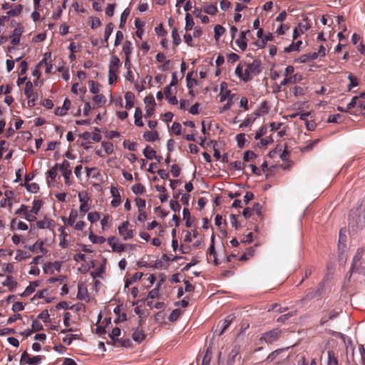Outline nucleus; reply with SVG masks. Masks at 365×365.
I'll use <instances>...</instances> for the list:
<instances>
[{
  "label": "nucleus",
  "instance_id": "obj_1",
  "mask_svg": "<svg viewBox=\"0 0 365 365\" xmlns=\"http://www.w3.org/2000/svg\"><path fill=\"white\" fill-rule=\"evenodd\" d=\"M260 72V62L257 60H254L251 63H247L245 66L238 65L235 71L236 76L245 82L250 81Z\"/></svg>",
  "mask_w": 365,
  "mask_h": 365
},
{
  "label": "nucleus",
  "instance_id": "obj_2",
  "mask_svg": "<svg viewBox=\"0 0 365 365\" xmlns=\"http://www.w3.org/2000/svg\"><path fill=\"white\" fill-rule=\"evenodd\" d=\"M363 250L358 249L354 256L350 271L351 272H358L359 274L365 275V266L363 265Z\"/></svg>",
  "mask_w": 365,
  "mask_h": 365
},
{
  "label": "nucleus",
  "instance_id": "obj_3",
  "mask_svg": "<svg viewBox=\"0 0 365 365\" xmlns=\"http://www.w3.org/2000/svg\"><path fill=\"white\" fill-rule=\"evenodd\" d=\"M281 334V330L279 329H274L264 333L260 337L261 341H264L267 344H272L277 341Z\"/></svg>",
  "mask_w": 365,
  "mask_h": 365
},
{
  "label": "nucleus",
  "instance_id": "obj_4",
  "mask_svg": "<svg viewBox=\"0 0 365 365\" xmlns=\"http://www.w3.org/2000/svg\"><path fill=\"white\" fill-rule=\"evenodd\" d=\"M24 94L28 100L29 106H34L36 100V94L34 93V86L31 81H28L24 88Z\"/></svg>",
  "mask_w": 365,
  "mask_h": 365
},
{
  "label": "nucleus",
  "instance_id": "obj_5",
  "mask_svg": "<svg viewBox=\"0 0 365 365\" xmlns=\"http://www.w3.org/2000/svg\"><path fill=\"white\" fill-rule=\"evenodd\" d=\"M41 356L37 355L31 357L26 351L23 352L21 356V363H24L27 365H38L41 363Z\"/></svg>",
  "mask_w": 365,
  "mask_h": 365
},
{
  "label": "nucleus",
  "instance_id": "obj_6",
  "mask_svg": "<svg viewBox=\"0 0 365 365\" xmlns=\"http://www.w3.org/2000/svg\"><path fill=\"white\" fill-rule=\"evenodd\" d=\"M355 106L361 109H365V93H361L358 96H354L351 101L347 104V109H351Z\"/></svg>",
  "mask_w": 365,
  "mask_h": 365
},
{
  "label": "nucleus",
  "instance_id": "obj_7",
  "mask_svg": "<svg viewBox=\"0 0 365 365\" xmlns=\"http://www.w3.org/2000/svg\"><path fill=\"white\" fill-rule=\"evenodd\" d=\"M70 163L66 160H64L61 164L59 165V169L61 175L65 178V182L68 185H71V182L69 180L70 175H71V170L69 169Z\"/></svg>",
  "mask_w": 365,
  "mask_h": 365
},
{
  "label": "nucleus",
  "instance_id": "obj_8",
  "mask_svg": "<svg viewBox=\"0 0 365 365\" xmlns=\"http://www.w3.org/2000/svg\"><path fill=\"white\" fill-rule=\"evenodd\" d=\"M129 222L128 221L123 222L120 226L118 227V232L120 235L123 237L125 240H130L133 237V230L128 229Z\"/></svg>",
  "mask_w": 365,
  "mask_h": 365
},
{
  "label": "nucleus",
  "instance_id": "obj_9",
  "mask_svg": "<svg viewBox=\"0 0 365 365\" xmlns=\"http://www.w3.org/2000/svg\"><path fill=\"white\" fill-rule=\"evenodd\" d=\"M110 192L113 197V200L110 202L111 205L113 207H118L121 203V198L118 188L115 187H111Z\"/></svg>",
  "mask_w": 365,
  "mask_h": 365
},
{
  "label": "nucleus",
  "instance_id": "obj_10",
  "mask_svg": "<svg viewBox=\"0 0 365 365\" xmlns=\"http://www.w3.org/2000/svg\"><path fill=\"white\" fill-rule=\"evenodd\" d=\"M108 243L112 247L113 251L117 252H123L126 246L125 245L117 242L115 237H109L108 240Z\"/></svg>",
  "mask_w": 365,
  "mask_h": 365
},
{
  "label": "nucleus",
  "instance_id": "obj_11",
  "mask_svg": "<svg viewBox=\"0 0 365 365\" xmlns=\"http://www.w3.org/2000/svg\"><path fill=\"white\" fill-rule=\"evenodd\" d=\"M145 337V334L142 328L139 326L133 329L132 333V339L137 343L142 342Z\"/></svg>",
  "mask_w": 365,
  "mask_h": 365
},
{
  "label": "nucleus",
  "instance_id": "obj_12",
  "mask_svg": "<svg viewBox=\"0 0 365 365\" xmlns=\"http://www.w3.org/2000/svg\"><path fill=\"white\" fill-rule=\"evenodd\" d=\"M23 29L21 27L16 28L10 34L9 38H11V43L16 46L20 41V37L22 35Z\"/></svg>",
  "mask_w": 365,
  "mask_h": 365
},
{
  "label": "nucleus",
  "instance_id": "obj_13",
  "mask_svg": "<svg viewBox=\"0 0 365 365\" xmlns=\"http://www.w3.org/2000/svg\"><path fill=\"white\" fill-rule=\"evenodd\" d=\"M249 32L250 30L241 31L239 38L236 41V44L242 51H245L247 48L246 35Z\"/></svg>",
  "mask_w": 365,
  "mask_h": 365
},
{
  "label": "nucleus",
  "instance_id": "obj_14",
  "mask_svg": "<svg viewBox=\"0 0 365 365\" xmlns=\"http://www.w3.org/2000/svg\"><path fill=\"white\" fill-rule=\"evenodd\" d=\"M235 316L233 314H230L225 317L222 325L220 326V330L218 331V335L220 336L223 334V332L230 327L232 320L234 319ZM217 330L215 331L217 332Z\"/></svg>",
  "mask_w": 365,
  "mask_h": 365
},
{
  "label": "nucleus",
  "instance_id": "obj_15",
  "mask_svg": "<svg viewBox=\"0 0 365 365\" xmlns=\"http://www.w3.org/2000/svg\"><path fill=\"white\" fill-rule=\"evenodd\" d=\"M120 61L118 57L116 56H112L109 63V71L108 73H113L118 71L120 67Z\"/></svg>",
  "mask_w": 365,
  "mask_h": 365
},
{
  "label": "nucleus",
  "instance_id": "obj_16",
  "mask_svg": "<svg viewBox=\"0 0 365 365\" xmlns=\"http://www.w3.org/2000/svg\"><path fill=\"white\" fill-rule=\"evenodd\" d=\"M228 95H230V91L227 89V84L225 82L220 83V93L219 94L220 102L226 101L228 98Z\"/></svg>",
  "mask_w": 365,
  "mask_h": 365
},
{
  "label": "nucleus",
  "instance_id": "obj_17",
  "mask_svg": "<svg viewBox=\"0 0 365 365\" xmlns=\"http://www.w3.org/2000/svg\"><path fill=\"white\" fill-rule=\"evenodd\" d=\"M29 250L34 252H41L43 254H46L47 252V250L43 247V242L42 241H36L34 245H30L28 247Z\"/></svg>",
  "mask_w": 365,
  "mask_h": 365
},
{
  "label": "nucleus",
  "instance_id": "obj_18",
  "mask_svg": "<svg viewBox=\"0 0 365 365\" xmlns=\"http://www.w3.org/2000/svg\"><path fill=\"white\" fill-rule=\"evenodd\" d=\"M237 99V95L236 93H231L228 95V98H226L227 103L223 106L220 110V113L229 110L232 106L234 101Z\"/></svg>",
  "mask_w": 365,
  "mask_h": 365
},
{
  "label": "nucleus",
  "instance_id": "obj_19",
  "mask_svg": "<svg viewBox=\"0 0 365 365\" xmlns=\"http://www.w3.org/2000/svg\"><path fill=\"white\" fill-rule=\"evenodd\" d=\"M125 106L127 110L132 108L134 106L135 96L132 92H126L125 94Z\"/></svg>",
  "mask_w": 365,
  "mask_h": 365
},
{
  "label": "nucleus",
  "instance_id": "obj_20",
  "mask_svg": "<svg viewBox=\"0 0 365 365\" xmlns=\"http://www.w3.org/2000/svg\"><path fill=\"white\" fill-rule=\"evenodd\" d=\"M240 351V346H235L233 349L231 350L229 359L227 360V364L228 365H233L235 361V357L239 354Z\"/></svg>",
  "mask_w": 365,
  "mask_h": 365
},
{
  "label": "nucleus",
  "instance_id": "obj_21",
  "mask_svg": "<svg viewBox=\"0 0 365 365\" xmlns=\"http://www.w3.org/2000/svg\"><path fill=\"white\" fill-rule=\"evenodd\" d=\"M142 110L140 108H136L134 113V123L138 127L143 126V122L142 120Z\"/></svg>",
  "mask_w": 365,
  "mask_h": 365
},
{
  "label": "nucleus",
  "instance_id": "obj_22",
  "mask_svg": "<svg viewBox=\"0 0 365 365\" xmlns=\"http://www.w3.org/2000/svg\"><path fill=\"white\" fill-rule=\"evenodd\" d=\"M317 58H318V53L313 52V53H309L302 55L299 58V61L300 63H307L310 61H313Z\"/></svg>",
  "mask_w": 365,
  "mask_h": 365
},
{
  "label": "nucleus",
  "instance_id": "obj_23",
  "mask_svg": "<svg viewBox=\"0 0 365 365\" xmlns=\"http://www.w3.org/2000/svg\"><path fill=\"white\" fill-rule=\"evenodd\" d=\"M143 138L149 142H154L158 139V133L156 130L146 131L143 134Z\"/></svg>",
  "mask_w": 365,
  "mask_h": 365
},
{
  "label": "nucleus",
  "instance_id": "obj_24",
  "mask_svg": "<svg viewBox=\"0 0 365 365\" xmlns=\"http://www.w3.org/2000/svg\"><path fill=\"white\" fill-rule=\"evenodd\" d=\"M2 284L7 287L10 291H12L16 287L17 282L14 279L12 276H7Z\"/></svg>",
  "mask_w": 365,
  "mask_h": 365
},
{
  "label": "nucleus",
  "instance_id": "obj_25",
  "mask_svg": "<svg viewBox=\"0 0 365 365\" xmlns=\"http://www.w3.org/2000/svg\"><path fill=\"white\" fill-rule=\"evenodd\" d=\"M87 296V289L86 286L83 283H79L78 284V294L77 298L81 300L86 299Z\"/></svg>",
  "mask_w": 365,
  "mask_h": 365
},
{
  "label": "nucleus",
  "instance_id": "obj_26",
  "mask_svg": "<svg viewBox=\"0 0 365 365\" xmlns=\"http://www.w3.org/2000/svg\"><path fill=\"white\" fill-rule=\"evenodd\" d=\"M51 53H46L44 54L43 58L39 62L38 66H42L43 64L46 65V73H50L52 70V65L47 63V56L51 57Z\"/></svg>",
  "mask_w": 365,
  "mask_h": 365
},
{
  "label": "nucleus",
  "instance_id": "obj_27",
  "mask_svg": "<svg viewBox=\"0 0 365 365\" xmlns=\"http://www.w3.org/2000/svg\"><path fill=\"white\" fill-rule=\"evenodd\" d=\"M123 51L125 57H130L133 51L132 43L130 41H125L123 46Z\"/></svg>",
  "mask_w": 365,
  "mask_h": 365
},
{
  "label": "nucleus",
  "instance_id": "obj_28",
  "mask_svg": "<svg viewBox=\"0 0 365 365\" xmlns=\"http://www.w3.org/2000/svg\"><path fill=\"white\" fill-rule=\"evenodd\" d=\"M194 25H195V22L193 21V19L192 17V16L187 13L185 14V29L187 31H190L193 29L194 27Z\"/></svg>",
  "mask_w": 365,
  "mask_h": 365
},
{
  "label": "nucleus",
  "instance_id": "obj_29",
  "mask_svg": "<svg viewBox=\"0 0 365 365\" xmlns=\"http://www.w3.org/2000/svg\"><path fill=\"white\" fill-rule=\"evenodd\" d=\"M143 153L144 156L148 159L152 160L153 158H157L155 156V151L153 150L149 145H147L144 148Z\"/></svg>",
  "mask_w": 365,
  "mask_h": 365
},
{
  "label": "nucleus",
  "instance_id": "obj_30",
  "mask_svg": "<svg viewBox=\"0 0 365 365\" xmlns=\"http://www.w3.org/2000/svg\"><path fill=\"white\" fill-rule=\"evenodd\" d=\"M93 101L98 107L103 106L106 103V98L103 94H96L93 96Z\"/></svg>",
  "mask_w": 365,
  "mask_h": 365
},
{
  "label": "nucleus",
  "instance_id": "obj_31",
  "mask_svg": "<svg viewBox=\"0 0 365 365\" xmlns=\"http://www.w3.org/2000/svg\"><path fill=\"white\" fill-rule=\"evenodd\" d=\"M302 44V41H298L295 43H292L289 46L284 48V52L289 53L294 51H299Z\"/></svg>",
  "mask_w": 365,
  "mask_h": 365
},
{
  "label": "nucleus",
  "instance_id": "obj_32",
  "mask_svg": "<svg viewBox=\"0 0 365 365\" xmlns=\"http://www.w3.org/2000/svg\"><path fill=\"white\" fill-rule=\"evenodd\" d=\"M42 206V202L40 200H34L33 201V207L30 210V212L36 215L40 211Z\"/></svg>",
  "mask_w": 365,
  "mask_h": 365
},
{
  "label": "nucleus",
  "instance_id": "obj_33",
  "mask_svg": "<svg viewBox=\"0 0 365 365\" xmlns=\"http://www.w3.org/2000/svg\"><path fill=\"white\" fill-rule=\"evenodd\" d=\"M202 13V10L200 9H198V8H195L194 11H193V14L198 18L200 19L202 23L203 24H207L209 22V18L205 16V15H202L201 14Z\"/></svg>",
  "mask_w": 365,
  "mask_h": 365
},
{
  "label": "nucleus",
  "instance_id": "obj_34",
  "mask_svg": "<svg viewBox=\"0 0 365 365\" xmlns=\"http://www.w3.org/2000/svg\"><path fill=\"white\" fill-rule=\"evenodd\" d=\"M57 168L58 164H56L53 167H52L50 170H48L46 173V176L48 179V182H49L48 179L53 180L56 178L57 175Z\"/></svg>",
  "mask_w": 365,
  "mask_h": 365
},
{
  "label": "nucleus",
  "instance_id": "obj_35",
  "mask_svg": "<svg viewBox=\"0 0 365 365\" xmlns=\"http://www.w3.org/2000/svg\"><path fill=\"white\" fill-rule=\"evenodd\" d=\"M327 365H338V359L333 351H328Z\"/></svg>",
  "mask_w": 365,
  "mask_h": 365
},
{
  "label": "nucleus",
  "instance_id": "obj_36",
  "mask_svg": "<svg viewBox=\"0 0 365 365\" xmlns=\"http://www.w3.org/2000/svg\"><path fill=\"white\" fill-rule=\"evenodd\" d=\"M30 255L25 251L18 250L16 253L15 259L16 261L21 262L29 258Z\"/></svg>",
  "mask_w": 365,
  "mask_h": 365
},
{
  "label": "nucleus",
  "instance_id": "obj_37",
  "mask_svg": "<svg viewBox=\"0 0 365 365\" xmlns=\"http://www.w3.org/2000/svg\"><path fill=\"white\" fill-rule=\"evenodd\" d=\"M88 83L90 92L93 94H98L99 92L100 84L94 81H89Z\"/></svg>",
  "mask_w": 365,
  "mask_h": 365
},
{
  "label": "nucleus",
  "instance_id": "obj_38",
  "mask_svg": "<svg viewBox=\"0 0 365 365\" xmlns=\"http://www.w3.org/2000/svg\"><path fill=\"white\" fill-rule=\"evenodd\" d=\"M225 29L220 24H217L214 28L215 38L218 40L221 36L225 34Z\"/></svg>",
  "mask_w": 365,
  "mask_h": 365
},
{
  "label": "nucleus",
  "instance_id": "obj_39",
  "mask_svg": "<svg viewBox=\"0 0 365 365\" xmlns=\"http://www.w3.org/2000/svg\"><path fill=\"white\" fill-rule=\"evenodd\" d=\"M121 331L118 327H115L109 334V336L113 340L114 344H117V338L120 335Z\"/></svg>",
  "mask_w": 365,
  "mask_h": 365
},
{
  "label": "nucleus",
  "instance_id": "obj_40",
  "mask_svg": "<svg viewBox=\"0 0 365 365\" xmlns=\"http://www.w3.org/2000/svg\"><path fill=\"white\" fill-rule=\"evenodd\" d=\"M24 185H25L26 190L29 192H32V193H36L39 190V187H38V184L36 182L24 183Z\"/></svg>",
  "mask_w": 365,
  "mask_h": 365
},
{
  "label": "nucleus",
  "instance_id": "obj_41",
  "mask_svg": "<svg viewBox=\"0 0 365 365\" xmlns=\"http://www.w3.org/2000/svg\"><path fill=\"white\" fill-rule=\"evenodd\" d=\"M114 26L112 23H109L105 29L104 31V41L106 43L108 42L109 36L111 35L113 31Z\"/></svg>",
  "mask_w": 365,
  "mask_h": 365
},
{
  "label": "nucleus",
  "instance_id": "obj_42",
  "mask_svg": "<svg viewBox=\"0 0 365 365\" xmlns=\"http://www.w3.org/2000/svg\"><path fill=\"white\" fill-rule=\"evenodd\" d=\"M22 11V6L19 4L16 6L14 9H10L7 11V15L9 16H18Z\"/></svg>",
  "mask_w": 365,
  "mask_h": 365
},
{
  "label": "nucleus",
  "instance_id": "obj_43",
  "mask_svg": "<svg viewBox=\"0 0 365 365\" xmlns=\"http://www.w3.org/2000/svg\"><path fill=\"white\" fill-rule=\"evenodd\" d=\"M51 221L47 218H45L44 220L38 221L36 222V225L38 229L49 228L51 227Z\"/></svg>",
  "mask_w": 365,
  "mask_h": 365
},
{
  "label": "nucleus",
  "instance_id": "obj_44",
  "mask_svg": "<svg viewBox=\"0 0 365 365\" xmlns=\"http://www.w3.org/2000/svg\"><path fill=\"white\" fill-rule=\"evenodd\" d=\"M172 38L173 40V43L175 46H178L181 43L180 35L178 34L177 29L175 27L172 29Z\"/></svg>",
  "mask_w": 365,
  "mask_h": 365
},
{
  "label": "nucleus",
  "instance_id": "obj_45",
  "mask_svg": "<svg viewBox=\"0 0 365 365\" xmlns=\"http://www.w3.org/2000/svg\"><path fill=\"white\" fill-rule=\"evenodd\" d=\"M296 77H297V74L294 75V76H291V77H289V78H287V77L284 78L281 81L279 86H278L277 91H279L280 90V87L282 86H286L288 83H294L296 81Z\"/></svg>",
  "mask_w": 365,
  "mask_h": 365
},
{
  "label": "nucleus",
  "instance_id": "obj_46",
  "mask_svg": "<svg viewBox=\"0 0 365 365\" xmlns=\"http://www.w3.org/2000/svg\"><path fill=\"white\" fill-rule=\"evenodd\" d=\"M204 11L207 14L214 15L217 12V6L214 4L206 5L204 7Z\"/></svg>",
  "mask_w": 365,
  "mask_h": 365
},
{
  "label": "nucleus",
  "instance_id": "obj_47",
  "mask_svg": "<svg viewBox=\"0 0 365 365\" xmlns=\"http://www.w3.org/2000/svg\"><path fill=\"white\" fill-rule=\"evenodd\" d=\"M102 147L104 149V151L107 154H111L113 152V145L110 142H102Z\"/></svg>",
  "mask_w": 365,
  "mask_h": 365
},
{
  "label": "nucleus",
  "instance_id": "obj_48",
  "mask_svg": "<svg viewBox=\"0 0 365 365\" xmlns=\"http://www.w3.org/2000/svg\"><path fill=\"white\" fill-rule=\"evenodd\" d=\"M129 14H130L129 9H125L121 14L120 19V28L123 27V25L125 24L127 18L129 16Z\"/></svg>",
  "mask_w": 365,
  "mask_h": 365
},
{
  "label": "nucleus",
  "instance_id": "obj_49",
  "mask_svg": "<svg viewBox=\"0 0 365 365\" xmlns=\"http://www.w3.org/2000/svg\"><path fill=\"white\" fill-rule=\"evenodd\" d=\"M132 190L135 195H142L145 192V187L140 183L135 184L132 187Z\"/></svg>",
  "mask_w": 365,
  "mask_h": 365
},
{
  "label": "nucleus",
  "instance_id": "obj_50",
  "mask_svg": "<svg viewBox=\"0 0 365 365\" xmlns=\"http://www.w3.org/2000/svg\"><path fill=\"white\" fill-rule=\"evenodd\" d=\"M296 28L300 31L299 33L304 34L309 29L310 26L307 22H300Z\"/></svg>",
  "mask_w": 365,
  "mask_h": 365
},
{
  "label": "nucleus",
  "instance_id": "obj_51",
  "mask_svg": "<svg viewBox=\"0 0 365 365\" xmlns=\"http://www.w3.org/2000/svg\"><path fill=\"white\" fill-rule=\"evenodd\" d=\"M89 238L92 242L97 244H103L106 241V239L103 237L94 235H90Z\"/></svg>",
  "mask_w": 365,
  "mask_h": 365
},
{
  "label": "nucleus",
  "instance_id": "obj_52",
  "mask_svg": "<svg viewBox=\"0 0 365 365\" xmlns=\"http://www.w3.org/2000/svg\"><path fill=\"white\" fill-rule=\"evenodd\" d=\"M348 78L350 81V83L348 85V89L349 91H351L353 87L358 86V81L357 78L352 74L349 75Z\"/></svg>",
  "mask_w": 365,
  "mask_h": 365
},
{
  "label": "nucleus",
  "instance_id": "obj_53",
  "mask_svg": "<svg viewBox=\"0 0 365 365\" xmlns=\"http://www.w3.org/2000/svg\"><path fill=\"white\" fill-rule=\"evenodd\" d=\"M338 315H339V312H337L336 310H332V311L330 312L329 317L327 319V318H324V317L322 319L321 324H324L328 320H331V319H335L336 317H337Z\"/></svg>",
  "mask_w": 365,
  "mask_h": 365
},
{
  "label": "nucleus",
  "instance_id": "obj_54",
  "mask_svg": "<svg viewBox=\"0 0 365 365\" xmlns=\"http://www.w3.org/2000/svg\"><path fill=\"white\" fill-rule=\"evenodd\" d=\"M31 327L34 331H38L43 329V325L38 319H34L32 322Z\"/></svg>",
  "mask_w": 365,
  "mask_h": 365
},
{
  "label": "nucleus",
  "instance_id": "obj_55",
  "mask_svg": "<svg viewBox=\"0 0 365 365\" xmlns=\"http://www.w3.org/2000/svg\"><path fill=\"white\" fill-rule=\"evenodd\" d=\"M345 242H346V235L342 234V231L341 230L339 232V250L344 249L346 247Z\"/></svg>",
  "mask_w": 365,
  "mask_h": 365
},
{
  "label": "nucleus",
  "instance_id": "obj_56",
  "mask_svg": "<svg viewBox=\"0 0 365 365\" xmlns=\"http://www.w3.org/2000/svg\"><path fill=\"white\" fill-rule=\"evenodd\" d=\"M78 339V336L77 334H69V335L66 336L63 339V341L66 344L70 345L72 343L73 339Z\"/></svg>",
  "mask_w": 365,
  "mask_h": 365
},
{
  "label": "nucleus",
  "instance_id": "obj_57",
  "mask_svg": "<svg viewBox=\"0 0 365 365\" xmlns=\"http://www.w3.org/2000/svg\"><path fill=\"white\" fill-rule=\"evenodd\" d=\"M267 112H268L267 103L266 101H263L261 103L260 110L255 112V115L257 116H259L261 114H264V113H267Z\"/></svg>",
  "mask_w": 365,
  "mask_h": 365
},
{
  "label": "nucleus",
  "instance_id": "obj_58",
  "mask_svg": "<svg viewBox=\"0 0 365 365\" xmlns=\"http://www.w3.org/2000/svg\"><path fill=\"white\" fill-rule=\"evenodd\" d=\"M256 158L257 155L254 152L248 150L245 153L243 160L245 161H250Z\"/></svg>",
  "mask_w": 365,
  "mask_h": 365
},
{
  "label": "nucleus",
  "instance_id": "obj_59",
  "mask_svg": "<svg viewBox=\"0 0 365 365\" xmlns=\"http://www.w3.org/2000/svg\"><path fill=\"white\" fill-rule=\"evenodd\" d=\"M50 319V315L48 310H43L37 317V319H42L43 322H48Z\"/></svg>",
  "mask_w": 365,
  "mask_h": 365
},
{
  "label": "nucleus",
  "instance_id": "obj_60",
  "mask_svg": "<svg viewBox=\"0 0 365 365\" xmlns=\"http://www.w3.org/2000/svg\"><path fill=\"white\" fill-rule=\"evenodd\" d=\"M100 219V215L98 212H90L88 215V220L91 222H96Z\"/></svg>",
  "mask_w": 365,
  "mask_h": 365
},
{
  "label": "nucleus",
  "instance_id": "obj_61",
  "mask_svg": "<svg viewBox=\"0 0 365 365\" xmlns=\"http://www.w3.org/2000/svg\"><path fill=\"white\" fill-rule=\"evenodd\" d=\"M135 203L138 208V212H140L145 207V205H146L145 200L142 198H137L135 200Z\"/></svg>",
  "mask_w": 365,
  "mask_h": 365
},
{
  "label": "nucleus",
  "instance_id": "obj_62",
  "mask_svg": "<svg viewBox=\"0 0 365 365\" xmlns=\"http://www.w3.org/2000/svg\"><path fill=\"white\" fill-rule=\"evenodd\" d=\"M123 39V32L120 31H118L115 34V39L114 46H117L120 45V43H121Z\"/></svg>",
  "mask_w": 365,
  "mask_h": 365
},
{
  "label": "nucleus",
  "instance_id": "obj_63",
  "mask_svg": "<svg viewBox=\"0 0 365 365\" xmlns=\"http://www.w3.org/2000/svg\"><path fill=\"white\" fill-rule=\"evenodd\" d=\"M171 129L175 135H180L181 133V125L179 123L174 122Z\"/></svg>",
  "mask_w": 365,
  "mask_h": 365
},
{
  "label": "nucleus",
  "instance_id": "obj_64",
  "mask_svg": "<svg viewBox=\"0 0 365 365\" xmlns=\"http://www.w3.org/2000/svg\"><path fill=\"white\" fill-rule=\"evenodd\" d=\"M91 27L92 29H96L101 26V21L98 17H93L91 19Z\"/></svg>",
  "mask_w": 365,
  "mask_h": 365
}]
</instances>
